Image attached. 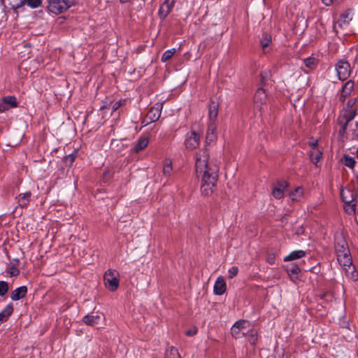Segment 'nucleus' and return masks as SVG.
Returning <instances> with one entry per match:
<instances>
[{"label": "nucleus", "mask_w": 358, "mask_h": 358, "mask_svg": "<svg viewBox=\"0 0 358 358\" xmlns=\"http://www.w3.org/2000/svg\"><path fill=\"white\" fill-rule=\"evenodd\" d=\"M303 64L307 68L312 70L316 68L317 60L314 57H310L303 59Z\"/></svg>", "instance_id": "nucleus-33"}, {"label": "nucleus", "mask_w": 358, "mask_h": 358, "mask_svg": "<svg viewBox=\"0 0 358 358\" xmlns=\"http://www.w3.org/2000/svg\"><path fill=\"white\" fill-rule=\"evenodd\" d=\"M8 291V285L5 281H0V296H4Z\"/></svg>", "instance_id": "nucleus-41"}, {"label": "nucleus", "mask_w": 358, "mask_h": 358, "mask_svg": "<svg viewBox=\"0 0 358 358\" xmlns=\"http://www.w3.org/2000/svg\"><path fill=\"white\" fill-rule=\"evenodd\" d=\"M238 272V268L237 266H232L228 271V278L231 279L235 277Z\"/></svg>", "instance_id": "nucleus-42"}, {"label": "nucleus", "mask_w": 358, "mask_h": 358, "mask_svg": "<svg viewBox=\"0 0 358 358\" xmlns=\"http://www.w3.org/2000/svg\"><path fill=\"white\" fill-rule=\"evenodd\" d=\"M101 320V315L99 313L85 315L83 317L84 322L87 325L93 326L99 324Z\"/></svg>", "instance_id": "nucleus-26"}, {"label": "nucleus", "mask_w": 358, "mask_h": 358, "mask_svg": "<svg viewBox=\"0 0 358 358\" xmlns=\"http://www.w3.org/2000/svg\"><path fill=\"white\" fill-rule=\"evenodd\" d=\"M355 83L353 80H350L347 81L342 87L341 99L343 101L345 99L349 96L354 89Z\"/></svg>", "instance_id": "nucleus-20"}, {"label": "nucleus", "mask_w": 358, "mask_h": 358, "mask_svg": "<svg viewBox=\"0 0 358 358\" xmlns=\"http://www.w3.org/2000/svg\"><path fill=\"white\" fill-rule=\"evenodd\" d=\"M175 52H176L175 48H171V49L166 50L162 55V57H161L162 62H165L169 60L173 57V55L175 54Z\"/></svg>", "instance_id": "nucleus-35"}, {"label": "nucleus", "mask_w": 358, "mask_h": 358, "mask_svg": "<svg viewBox=\"0 0 358 358\" xmlns=\"http://www.w3.org/2000/svg\"><path fill=\"white\" fill-rule=\"evenodd\" d=\"M354 182H355V189H356V194L355 195L358 198V173L355 174Z\"/></svg>", "instance_id": "nucleus-48"}, {"label": "nucleus", "mask_w": 358, "mask_h": 358, "mask_svg": "<svg viewBox=\"0 0 358 358\" xmlns=\"http://www.w3.org/2000/svg\"><path fill=\"white\" fill-rule=\"evenodd\" d=\"M342 1L343 0H322V3L327 6H329L333 3H339Z\"/></svg>", "instance_id": "nucleus-43"}, {"label": "nucleus", "mask_w": 358, "mask_h": 358, "mask_svg": "<svg viewBox=\"0 0 358 358\" xmlns=\"http://www.w3.org/2000/svg\"><path fill=\"white\" fill-rule=\"evenodd\" d=\"M176 3V0H165L159 6L158 15L164 20L171 12Z\"/></svg>", "instance_id": "nucleus-10"}, {"label": "nucleus", "mask_w": 358, "mask_h": 358, "mask_svg": "<svg viewBox=\"0 0 358 358\" xmlns=\"http://www.w3.org/2000/svg\"><path fill=\"white\" fill-rule=\"evenodd\" d=\"M356 99H350L346 106L341 110L338 117V122L341 126L340 134H343L357 113V106L356 105Z\"/></svg>", "instance_id": "nucleus-2"}, {"label": "nucleus", "mask_w": 358, "mask_h": 358, "mask_svg": "<svg viewBox=\"0 0 358 358\" xmlns=\"http://www.w3.org/2000/svg\"><path fill=\"white\" fill-rule=\"evenodd\" d=\"M342 164L345 166L353 169L356 162L354 157L345 155L341 159Z\"/></svg>", "instance_id": "nucleus-31"}, {"label": "nucleus", "mask_w": 358, "mask_h": 358, "mask_svg": "<svg viewBox=\"0 0 358 358\" xmlns=\"http://www.w3.org/2000/svg\"><path fill=\"white\" fill-rule=\"evenodd\" d=\"M267 101V94L262 87L257 90L255 96L254 102L257 107L261 108Z\"/></svg>", "instance_id": "nucleus-13"}, {"label": "nucleus", "mask_w": 358, "mask_h": 358, "mask_svg": "<svg viewBox=\"0 0 358 358\" xmlns=\"http://www.w3.org/2000/svg\"><path fill=\"white\" fill-rule=\"evenodd\" d=\"M226 282L222 276H220L217 278L213 287L214 293L216 295H222L226 291Z\"/></svg>", "instance_id": "nucleus-16"}, {"label": "nucleus", "mask_w": 358, "mask_h": 358, "mask_svg": "<svg viewBox=\"0 0 358 358\" xmlns=\"http://www.w3.org/2000/svg\"><path fill=\"white\" fill-rule=\"evenodd\" d=\"M13 312V305L12 303L8 304L0 313V324L6 322Z\"/></svg>", "instance_id": "nucleus-23"}, {"label": "nucleus", "mask_w": 358, "mask_h": 358, "mask_svg": "<svg viewBox=\"0 0 358 358\" xmlns=\"http://www.w3.org/2000/svg\"><path fill=\"white\" fill-rule=\"evenodd\" d=\"M250 327L249 322L246 320L237 321L231 329V334L235 338H240L246 336V330Z\"/></svg>", "instance_id": "nucleus-7"}, {"label": "nucleus", "mask_w": 358, "mask_h": 358, "mask_svg": "<svg viewBox=\"0 0 358 358\" xmlns=\"http://www.w3.org/2000/svg\"><path fill=\"white\" fill-rule=\"evenodd\" d=\"M306 252L302 250H294L291 252L288 255L285 256L283 259L284 262H289L305 257Z\"/></svg>", "instance_id": "nucleus-24"}, {"label": "nucleus", "mask_w": 358, "mask_h": 358, "mask_svg": "<svg viewBox=\"0 0 358 358\" xmlns=\"http://www.w3.org/2000/svg\"><path fill=\"white\" fill-rule=\"evenodd\" d=\"M288 186V183L285 180H280L274 185L272 189L273 196L277 199H280L283 197L285 189Z\"/></svg>", "instance_id": "nucleus-12"}, {"label": "nucleus", "mask_w": 358, "mask_h": 358, "mask_svg": "<svg viewBox=\"0 0 358 358\" xmlns=\"http://www.w3.org/2000/svg\"><path fill=\"white\" fill-rule=\"evenodd\" d=\"M335 70L338 78L341 81L346 80L352 73L350 64L345 59H340L336 63Z\"/></svg>", "instance_id": "nucleus-4"}, {"label": "nucleus", "mask_w": 358, "mask_h": 358, "mask_svg": "<svg viewBox=\"0 0 358 358\" xmlns=\"http://www.w3.org/2000/svg\"><path fill=\"white\" fill-rule=\"evenodd\" d=\"M162 108L163 105L162 103H156L147 113L143 123L148 124L150 122H154L158 120L161 116Z\"/></svg>", "instance_id": "nucleus-8"}, {"label": "nucleus", "mask_w": 358, "mask_h": 358, "mask_svg": "<svg viewBox=\"0 0 358 358\" xmlns=\"http://www.w3.org/2000/svg\"><path fill=\"white\" fill-rule=\"evenodd\" d=\"M2 99L5 103L6 106L8 107V110L10 108L17 107V106L16 98L13 96H4Z\"/></svg>", "instance_id": "nucleus-30"}, {"label": "nucleus", "mask_w": 358, "mask_h": 358, "mask_svg": "<svg viewBox=\"0 0 358 358\" xmlns=\"http://www.w3.org/2000/svg\"><path fill=\"white\" fill-rule=\"evenodd\" d=\"M303 195V189L297 187L294 192H291L289 196L292 201H299Z\"/></svg>", "instance_id": "nucleus-32"}, {"label": "nucleus", "mask_w": 358, "mask_h": 358, "mask_svg": "<svg viewBox=\"0 0 358 358\" xmlns=\"http://www.w3.org/2000/svg\"><path fill=\"white\" fill-rule=\"evenodd\" d=\"M172 171V162L169 159L164 162L163 173L165 176H170Z\"/></svg>", "instance_id": "nucleus-36"}, {"label": "nucleus", "mask_w": 358, "mask_h": 358, "mask_svg": "<svg viewBox=\"0 0 358 358\" xmlns=\"http://www.w3.org/2000/svg\"><path fill=\"white\" fill-rule=\"evenodd\" d=\"M353 13L351 10H347L342 13L338 20L334 23L333 29L336 33H338V28L343 29L350 24L352 20Z\"/></svg>", "instance_id": "nucleus-5"}, {"label": "nucleus", "mask_w": 358, "mask_h": 358, "mask_svg": "<svg viewBox=\"0 0 358 358\" xmlns=\"http://www.w3.org/2000/svg\"><path fill=\"white\" fill-rule=\"evenodd\" d=\"M341 197L345 203L353 202V201L355 200L354 194L348 189H341Z\"/></svg>", "instance_id": "nucleus-27"}, {"label": "nucleus", "mask_w": 358, "mask_h": 358, "mask_svg": "<svg viewBox=\"0 0 358 358\" xmlns=\"http://www.w3.org/2000/svg\"><path fill=\"white\" fill-rule=\"evenodd\" d=\"M199 136L195 131L187 133L185 138V145L190 150L195 149L199 143Z\"/></svg>", "instance_id": "nucleus-11"}, {"label": "nucleus", "mask_w": 358, "mask_h": 358, "mask_svg": "<svg viewBox=\"0 0 358 358\" xmlns=\"http://www.w3.org/2000/svg\"><path fill=\"white\" fill-rule=\"evenodd\" d=\"M267 262L270 264H273L275 263V256L273 255H268V257L267 258Z\"/></svg>", "instance_id": "nucleus-49"}, {"label": "nucleus", "mask_w": 358, "mask_h": 358, "mask_svg": "<svg viewBox=\"0 0 358 358\" xmlns=\"http://www.w3.org/2000/svg\"><path fill=\"white\" fill-rule=\"evenodd\" d=\"M27 293V288L26 286H21L20 287L16 288L14 289L11 294H10V298L13 301H17L23 297L25 296V295Z\"/></svg>", "instance_id": "nucleus-22"}, {"label": "nucleus", "mask_w": 358, "mask_h": 358, "mask_svg": "<svg viewBox=\"0 0 358 358\" xmlns=\"http://www.w3.org/2000/svg\"><path fill=\"white\" fill-rule=\"evenodd\" d=\"M149 139L145 136H141L134 144L131 148L134 152L138 153L145 149L148 145Z\"/></svg>", "instance_id": "nucleus-17"}, {"label": "nucleus", "mask_w": 358, "mask_h": 358, "mask_svg": "<svg viewBox=\"0 0 358 358\" xmlns=\"http://www.w3.org/2000/svg\"><path fill=\"white\" fill-rule=\"evenodd\" d=\"M352 135L353 138H358V121L356 122L355 127L352 129Z\"/></svg>", "instance_id": "nucleus-45"}, {"label": "nucleus", "mask_w": 358, "mask_h": 358, "mask_svg": "<svg viewBox=\"0 0 358 358\" xmlns=\"http://www.w3.org/2000/svg\"><path fill=\"white\" fill-rule=\"evenodd\" d=\"M78 152L76 151L66 156L64 159V162L69 166H71L77 157Z\"/></svg>", "instance_id": "nucleus-38"}, {"label": "nucleus", "mask_w": 358, "mask_h": 358, "mask_svg": "<svg viewBox=\"0 0 358 358\" xmlns=\"http://www.w3.org/2000/svg\"><path fill=\"white\" fill-rule=\"evenodd\" d=\"M120 106H121V103H120V101H117V102H115V103L113 105V106H112V110H113V111H115V110H117L120 107Z\"/></svg>", "instance_id": "nucleus-50"}, {"label": "nucleus", "mask_w": 358, "mask_h": 358, "mask_svg": "<svg viewBox=\"0 0 358 358\" xmlns=\"http://www.w3.org/2000/svg\"><path fill=\"white\" fill-rule=\"evenodd\" d=\"M260 42H261V45H262L263 48L265 49L266 48H267L269 45V44L271 42V36L268 34H264Z\"/></svg>", "instance_id": "nucleus-39"}, {"label": "nucleus", "mask_w": 358, "mask_h": 358, "mask_svg": "<svg viewBox=\"0 0 358 358\" xmlns=\"http://www.w3.org/2000/svg\"><path fill=\"white\" fill-rule=\"evenodd\" d=\"M216 129L217 126L215 122H211L208 123V129L206 136V139L208 143L213 142L216 139Z\"/></svg>", "instance_id": "nucleus-18"}, {"label": "nucleus", "mask_w": 358, "mask_h": 358, "mask_svg": "<svg viewBox=\"0 0 358 358\" xmlns=\"http://www.w3.org/2000/svg\"><path fill=\"white\" fill-rule=\"evenodd\" d=\"M76 4L73 0H49L48 10L55 15L66 11Z\"/></svg>", "instance_id": "nucleus-3"}, {"label": "nucleus", "mask_w": 358, "mask_h": 358, "mask_svg": "<svg viewBox=\"0 0 358 358\" xmlns=\"http://www.w3.org/2000/svg\"><path fill=\"white\" fill-rule=\"evenodd\" d=\"M336 255L339 264L344 268V270L347 272L350 270L354 271L355 267L352 266V261L350 250H348V252H341L336 253Z\"/></svg>", "instance_id": "nucleus-9"}, {"label": "nucleus", "mask_w": 358, "mask_h": 358, "mask_svg": "<svg viewBox=\"0 0 358 358\" xmlns=\"http://www.w3.org/2000/svg\"><path fill=\"white\" fill-rule=\"evenodd\" d=\"M31 192H27L25 193L20 194L16 196L17 204L21 208L27 207L31 201Z\"/></svg>", "instance_id": "nucleus-19"}, {"label": "nucleus", "mask_w": 358, "mask_h": 358, "mask_svg": "<svg viewBox=\"0 0 358 358\" xmlns=\"http://www.w3.org/2000/svg\"><path fill=\"white\" fill-rule=\"evenodd\" d=\"M166 358H180V355L176 348L170 347L166 352Z\"/></svg>", "instance_id": "nucleus-34"}, {"label": "nucleus", "mask_w": 358, "mask_h": 358, "mask_svg": "<svg viewBox=\"0 0 358 358\" xmlns=\"http://www.w3.org/2000/svg\"><path fill=\"white\" fill-rule=\"evenodd\" d=\"M245 336L248 337V341L252 345L256 344V343L257 341V338H258L257 332L256 330L250 329V327H248V329L246 330V336Z\"/></svg>", "instance_id": "nucleus-29"}, {"label": "nucleus", "mask_w": 358, "mask_h": 358, "mask_svg": "<svg viewBox=\"0 0 358 358\" xmlns=\"http://www.w3.org/2000/svg\"><path fill=\"white\" fill-rule=\"evenodd\" d=\"M9 273L11 276H17L20 273V271L15 266H12L10 268Z\"/></svg>", "instance_id": "nucleus-44"}, {"label": "nucleus", "mask_w": 358, "mask_h": 358, "mask_svg": "<svg viewBox=\"0 0 358 358\" xmlns=\"http://www.w3.org/2000/svg\"><path fill=\"white\" fill-rule=\"evenodd\" d=\"M41 3L42 0H24V4H26L32 8L39 7Z\"/></svg>", "instance_id": "nucleus-40"}, {"label": "nucleus", "mask_w": 358, "mask_h": 358, "mask_svg": "<svg viewBox=\"0 0 358 358\" xmlns=\"http://www.w3.org/2000/svg\"><path fill=\"white\" fill-rule=\"evenodd\" d=\"M104 283L106 287L112 292L115 291L119 286L117 273L115 270H108L104 275Z\"/></svg>", "instance_id": "nucleus-6"}, {"label": "nucleus", "mask_w": 358, "mask_h": 358, "mask_svg": "<svg viewBox=\"0 0 358 358\" xmlns=\"http://www.w3.org/2000/svg\"><path fill=\"white\" fill-rule=\"evenodd\" d=\"M6 110H8V107L6 106L3 99H0V113H3Z\"/></svg>", "instance_id": "nucleus-47"}, {"label": "nucleus", "mask_w": 358, "mask_h": 358, "mask_svg": "<svg viewBox=\"0 0 358 358\" xmlns=\"http://www.w3.org/2000/svg\"><path fill=\"white\" fill-rule=\"evenodd\" d=\"M197 331H198L197 328L194 327L192 329L187 330L186 331V335L188 336H193L195 334H196Z\"/></svg>", "instance_id": "nucleus-46"}, {"label": "nucleus", "mask_w": 358, "mask_h": 358, "mask_svg": "<svg viewBox=\"0 0 358 358\" xmlns=\"http://www.w3.org/2000/svg\"><path fill=\"white\" fill-rule=\"evenodd\" d=\"M322 155V152L318 148H313L310 151V159L316 166H318Z\"/></svg>", "instance_id": "nucleus-25"}, {"label": "nucleus", "mask_w": 358, "mask_h": 358, "mask_svg": "<svg viewBox=\"0 0 358 358\" xmlns=\"http://www.w3.org/2000/svg\"><path fill=\"white\" fill-rule=\"evenodd\" d=\"M353 201L354 203L351 202L345 203L344 209L345 211L348 214L355 215L356 213L357 206H358V198L356 195Z\"/></svg>", "instance_id": "nucleus-28"}, {"label": "nucleus", "mask_w": 358, "mask_h": 358, "mask_svg": "<svg viewBox=\"0 0 358 358\" xmlns=\"http://www.w3.org/2000/svg\"><path fill=\"white\" fill-rule=\"evenodd\" d=\"M219 110V103L211 100L208 106V122L215 123Z\"/></svg>", "instance_id": "nucleus-14"}, {"label": "nucleus", "mask_w": 358, "mask_h": 358, "mask_svg": "<svg viewBox=\"0 0 358 358\" xmlns=\"http://www.w3.org/2000/svg\"><path fill=\"white\" fill-rule=\"evenodd\" d=\"M317 140H312L310 141H309V145L313 148H317Z\"/></svg>", "instance_id": "nucleus-51"}, {"label": "nucleus", "mask_w": 358, "mask_h": 358, "mask_svg": "<svg viewBox=\"0 0 358 358\" xmlns=\"http://www.w3.org/2000/svg\"><path fill=\"white\" fill-rule=\"evenodd\" d=\"M349 248L345 239L341 235L336 237L335 242L336 253L341 252H348Z\"/></svg>", "instance_id": "nucleus-15"}, {"label": "nucleus", "mask_w": 358, "mask_h": 358, "mask_svg": "<svg viewBox=\"0 0 358 358\" xmlns=\"http://www.w3.org/2000/svg\"><path fill=\"white\" fill-rule=\"evenodd\" d=\"M122 3H124L126 1H127V0H120Z\"/></svg>", "instance_id": "nucleus-52"}, {"label": "nucleus", "mask_w": 358, "mask_h": 358, "mask_svg": "<svg viewBox=\"0 0 358 358\" xmlns=\"http://www.w3.org/2000/svg\"><path fill=\"white\" fill-rule=\"evenodd\" d=\"M195 169L196 176L201 180V194L206 196L212 195L220 170L217 160L210 158L207 150H201L196 155Z\"/></svg>", "instance_id": "nucleus-1"}, {"label": "nucleus", "mask_w": 358, "mask_h": 358, "mask_svg": "<svg viewBox=\"0 0 358 358\" xmlns=\"http://www.w3.org/2000/svg\"><path fill=\"white\" fill-rule=\"evenodd\" d=\"M9 6L14 10L22 7L24 4V0H8Z\"/></svg>", "instance_id": "nucleus-37"}, {"label": "nucleus", "mask_w": 358, "mask_h": 358, "mask_svg": "<svg viewBox=\"0 0 358 358\" xmlns=\"http://www.w3.org/2000/svg\"><path fill=\"white\" fill-rule=\"evenodd\" d=\"M286 271L292 281L298 280V274L300 271L299 266L296 264H290L286 266Z\"/></svg>", "instance_id": "nucleus-21"}]
</instances>
